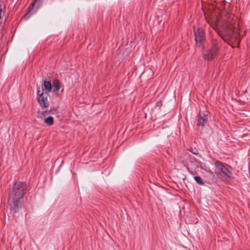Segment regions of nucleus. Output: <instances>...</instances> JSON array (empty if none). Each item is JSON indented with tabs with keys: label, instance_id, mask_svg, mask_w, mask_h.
Masks as SVG:
<instances>
[{
	"label": "nucleus",
	"instance_id": "f257e3e1",
	"mask_svg": "<svg viewBox=\"0 0 250 250\" xmlns=\"http://www.w3.org/2000/svg\"><path fill=\"white\" fill-rule=\"evenodd\" d=\"M26 185L25 183L20 182L15 183L9 192V202L11 203L24 202V195L26 192Z\"/></svg>",
	"mask_w": 250,
	"mask_h": 250
},
{
	"label": "nucleus",
	"instance_id": "f03ea898",
	"mask_svg": "<svg viewBox=\"0 0 250 250\" xmlns=\"http://www.w3.org/2000/svg\"><path fill=\"white\" fill-rule=\"evenodd\" d=\"M215 172L219 178L226 182H229L232 178V168L229 166L216 161L215 163Z\"/></svg>",
	"mask_w": 250,
	"mask_h": 250
},
{
	"label": "nucleus",
	"instance_id": "7ed1b4c3",
	"mask_svg": "<svg viewBox=\"0 0 250 250\" xmlns=\"http://www.w3.org/2000/svg\"><path fill=\"white\" fill-rule=\"evenodd\" d=\"M38 100L41 106L47 108L49 106L47 100V95L43 93V89L42 87H39L38 89Z\"/></svg>",
	"mask_w": 250,
	"mask_h": 250
},
{
	"label": "nucleus",
	"instance_id": "20e7f679",
	"mask_svg": "<svg viewBox=\"0 0 250 250\" xmlns=\"http://www.w3.org/2000/svg\"><path fill=\"white\" fill-rule=\"evenodd\" d=\"M223 28L225 30L226 36L229 40L237 39V33H236L234 27L231 24L226 23L223 25Z\"/></svg>",
	"mask_w": 250,
	"mask_h": 250
},
{
	"label": "nucleus",
	"instance_id": "39448f33",
	"mask_svg": "<svg viewBox=\"0 0 250 250\" xmlns=\"http://www.w3.org/2000/svg\"><path fill=\"white\" fill-rule=\"evenodd\" d=\"M194 33L196 44L200 46L205 40L204 31L202 28L198 27L194 29Z\"/></svg>",
	"mask_w": 250,
	"mask_h": 250
},
{
	"label": "nucleus",
	"instance_id": "423d86ee",
	"mask_svg": "<svg viewBox=\"0 0 250 250\" xmlns=\"http://www.w3.org/2000/svg\"><path fill=\"white\" fill-rule=\"evenodd\" d=\"M218 49V47L216 42H213L211 48L204 55V59L208 61L213 59L217 54Z\"/></svg>",
	"mask_w": 250,
	"mask_h": 250
},
{
	"label": "nucleus",
	"instance_id": "0eeeda50",
	"mask_svg": "<svg viewBox=\"0 0 250 250\" xmlns=\"http://www.w3.org/2000/svg\"><path fill=\"white\" fill-rule=\"evenodd\" d=\"M208 120V115L203 114L202 115L200 114L199 119L198 121L197 125L203 126Z\"/></svg>",
	"mask_w": 250,
	"mask_h": 250
},
{
	"label": "nucleus",
	"instance_id": "6e6552de",
	"mask_svg": "<svg viewBox=\"0 0 250 250\" xmlns=\"http://www.w3.org/2000/svg\"><path fill=\"white\" fill-rule=\"evenodd\" d=\"M7 208L14 212H18L21 208V204H9Z\"/></svg>",
	"mask_w": 250,
	"mask_h": 250
},
{
	"label": "nucleus",
	"instance_id": "1a4fd4ad",
	"mask_svg": "<svg viewBox=\"0 0 250 250\" xmlns=\"http://www.w3.org/2000/svg\"><path fill=\"white\" fill-rule=\"evenodd\" d=\"M53 91L54 93H56L60 88L62 87V84L58 80H56L53 83Z\"/></svg>",
	"mask_w": 250,
	"mask_h": 250
},
{
	"label": "nucleus",
	"instance_id": "9d476101",
	"mask_svg": "<svg viewBox=\"0 0 250 250\" xmlns=\"http://www.w3.org/2000/svg\"><path fill=\"white\" fill-rule=\"evenodd\" d=\"M43 86L44 88L47 92H51L52 90V84L50 81H45L43 83Z\"/></svg>",
	"mask_w": 250,
	"mask_h": 250
},
{
	"label": "nucleus",
	"instance_id": "9b49d317",
	"mask_svg": "<svg viewBox=\"0 0 250 250\" xmlns=\"http://www.w3.org/2000/svg\"><path fill=\"white\" fill-rule=\"evenodd\" d=\"M44 123L48 125H52L54 123L53 117L51 116H49L45 118L44 120Z\"/></svg>",
	"mask_w": 250,
	"mask_h": 250
},
{
	"label": "nucleus",
	"instance_id": "f8f14e48",
	"mask_svg": "<svg viewBox=\"0 0 250 250\" xmlns=\"http://www.w3.org/2000/svg\"><path fill=\"white\" fill-rule=\"evenodd\" d=\"M50 111H39L37 113V116L38 118L42 119L43 117H45V114L46 113L48 112L50 113Z\"/></svg>",
	"mask_w": 250,
	"mask_h": 250
},
{
	"label": "nucleus",
	"instance_id": "ddd939ff",
	"mask_svg": "<svg viewBox=\"0 0 250 250\" xmlns=\"http://www.w3.org/2000/svg\"><path fill=\"white\" fill-rule=\"evenodd\" d=\"M196 182L200 185H203L204 183L202 180V179L199 176H195L194 177Z\"/></svg>",
	"mask_w": 250,
	"mask_h": 250
},
{
	"label": "nucleus",
	"instance_id": "4468645a",
	"mask_svg": "<svg viewBox=\"0 0 250 250\" xmlns=\"http://www.w3.org/2000/svg\"><path fill=\"white\" fill-rule=\"evenodd\" d=\"M36 1L37 0H34L33 2L30 4V6L28 7L27 9V11H28V13H29L31 11V10L33 8Z\"/></svg>",
	"mask_w": 250,
	"mask_h": 250
},
{
	"label": "nucleus",
	"instance_id": "2eb2a0df",
	"mask_svg": "<svg viewBox=\"0 0 250 250\" xmlns=\"http://www.w3.org/2000/svg\"><path fill=\"white\" fill-rule=\"evenodd\" d=\"M189 150L191 152L194 154H197L198 153V151L196 148H190Z\"/></svg>",
	"mask_w": 250,
	"mask_h": 250
},
{
	"label": "nucleus",
	"instance_id": "dca6fc26",
	"mask_svg": "<svg viewBox=\"0 0 250 250\" xmlns=\"http://www.w3.org/2000/svg\"><path fill=\"white\" fill-rule=\"evenodd\" d=\"M215 24L216 26L221 25V22H220V20L219 19H218L217 18H216V19H215Z\"/></svg>",
	"mask_w": 250,
	"mask_h": 250
},
{
	"label": "nucleus",
	"instance_id": "f3484780",
	"mask_svg": "<svg viewBox=\"0 0 250 250\" xmlns=\"http://www.w3.org/2000/svg\"><path fill=\"white\" fill-rule=\"evenodd\" d=\"M208 172L210 174H212V172H211V171H210V170H209L208 171Z\"/></svg>",
	"mask_w": 250,
	"mask_h": 250
},
{
	"label": "nucleus",
	"instance_id": "a211bd4d",
	"mask_svg": "<svg viewBox=\"0 0 250 250\" xmlns=\"http://www.w3.org/2000/svg\"><path fill=\"white\" fill-rule=\"evenodd\" d=\"M211 26L212 27V28L213 29H215V25H211Z\"/></svg>",
	"mask_w": 250,
	"mask_h": 250
},
{
	"label": "nucleus",
	"instance_id": "6ab92c4d",
	"mask_svg": "<svg viewBox=\"0 0 250 250\" xmlns=\"http://www.w3.org/2000/svg\"><path fill=\"white\" fill-rule=\"evenodd\" d=\"M29 13L28 12L27 14H25V16H27V14H28Z\"/></svg>",
	"mask_w": 250,
	"mask_h": 250
},
{
	"label": "nucleus",
	"instance_id": "aec40b11",
	"mask_svg": "<svg viewBox=\"0 0 250 250\" xmlns=\"http://www.w3.org/2000/svg\"><path fill=\"white\" fill-rule=\"evenodd\" d=\"M29 13L28 12L27 14H25V16H27V14H28Z\"/></svg>",
	"mask_w": 250,
	"mask_h": 250
},
{
	"label": "nucleus",
	"instance_id": "412c9836",
	"mask_svg": "<svg viewBox=\"0 0 250 250\" xmlns=\"http://www.w3.org/2000/svg\"><path fill=\"white\" fill-rule=\"evenodd\" d=\"M63 89H62V92H63Z\"/></svg>",
	"mask_w": 250,
	"mask_h": 250
}]
</instances>
